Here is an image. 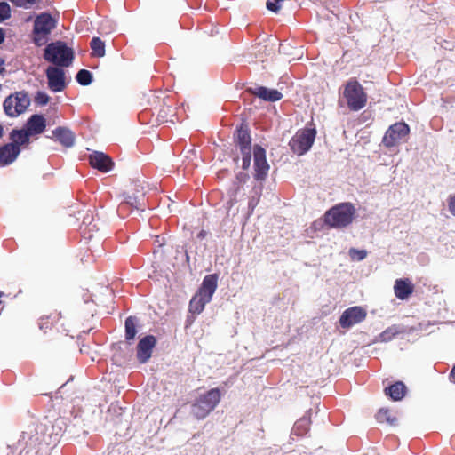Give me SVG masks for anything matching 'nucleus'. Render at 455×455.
<instances>
[{
    "mask_svg": "<svg viewBox=\"0 0 455 455\" xmlns=\"http://www.w3.org/2000/svg\"><path fill=\"white\" fill-rule=\"evenodd\" d=\"M125 204H129L132 207L140 209L142 206L143 203L140 202V198H139L138 196H127L125 197L124 203L122 204L121 207H124Z\"/></svg>",
    "mask_w": 455,
    "mask_h": 455,
    "instance_id": "nucleus-28",
    "label": "nucleus"
},
{
    "mask_svg": "<svg viewBox=\"0 0 455 455\" xmlns=\"http://www.w3.org/2000/svg\"><path fill=\"white\" fill-rule=\"evenodd\" d=\"M3 135V127L0 125V138L2 137Z\"/></svg>",
    "mask_w": 455,
    "mask_h": 455,
    "instance_id": "nucleus-42",
    "label": "nucleus"
},
{
    "mask_svg": "<svg viewBox=\"0 0 455 455\" xmlns=\"http://www.w3.org/2000/svg\"><path fill=\"white\" fill-rule=\"evenodd\" d=\"M56 27L55 20L48 13L39 14L34 22L33 33L34 42L37 45H42L45 42L46 36Z\"/></svg>",
    "mask_w": 455,
    "mask_h": 455,
    "instance_id": "nucleus-8",
    "label": "nucleus"
},
{
    "mask_svg": "<svg viewBox=\"0 0 455 455\" xmlns=\"http://www.w3.org/2000/svg\"><path fill=\"white\" fill-rule=\"evenodd\" d=\"M405 390L406 387L403 382H396L388 388H386L385 391L393 400L399 401L404 396Z\"/></svg>",
    "mask_w": 455,
    "mask_h": 455,
    "instance_id": "nucleus-21",
    "label": "nucleus"
},
{
    "mask_svg": "<svg viewBox=\"0 0 455 455\" xmlns=\"http://www.w3.org/2000/svg\"><path fill=\"white\" fill-rule=\"evenodd\" d=\"M20 153V148L14 143H8L0 148V166L13 163Z\"/></svg>",
    "mask_w": 455,
    "mask_h": 455,
    "instance_id": "nucleus-14",
    "label": "nucleus"
},
{
    "mask_svg": "<svg viewBox=\"0 0 455 455\" xmlns=\"http://www.w3.org/2000/svg\"><path fill=\"white\" fill-rule=\"evenodd\" d=\"M449 212L455 216V195L451 196L448 200Z\"/></svg>",
    "mask_w": 455,
    "mask_h": 455,
    "instance_id": "nucleus-37",
    "label": "nucleus"
},
{
    "mask_svg": "<svg viewBox=\"0 0 455 455\" xmlns=\"http://www.w3.org/2000/svg\"><path fill=\"white\" fill-rule=\"evenodd\" d=\"M92 54L96 57H103L105 55V44L99 37H93L91 42Z\"/></svg>",
    "mask_w": 455,
    "mask_h": 455,
    "instance_id": "nucleus-24",
    "label": "nucleus"
},
{
    "mask_svg": "<svg viewBox=\"0 0 455 455\" xmlns=\"http://www.w3.org/2000/svg\"><path fill=\"white\" fill-rule=\"evenodd\" d=\"M45 119L43 116L33 115L27 122L26 130L30 135L39 134L45 129Z\"/></svg>",
    "mask_w": 455,
    "mask_h": 455,
    "instance_id": "nucleus-18",
    "label": "nucleus"
},
{
    "mask_svg": "<svg viewBox=\"0 0 455 455\" xmlns=\"http://www.w3.org/2000/svg\"><path fill=\"white\" fill-rule=\"evenodd\" d=\"M413 284L409 279H398L394 285L395 296L403 300L413 292Z\"/></svg>",
    "mask_w": 455,
    "mask_h": 455,
    "instance_id": "nucleus-16",
    "label": "nucleus"
},
{
    "mask_svg": "<svg viewBox=\"0 0 455 455\" xmlns=\"http://www.w3.org/2000/svg\"><path fill=\"white\" fill-rule=\"evenodd\" d=\"M11 17V8L10 5L5 3H0V22Z\"/></svg>",
    "mask_w": 455,
    "mask_h": 455,
    "instance_id": "nucleus-30",
    "label": "nucleus"
},
{
    "mask_svg": "<svg viewBox=\"0 0 455 455\" xmlns=\"http://www.w3.org/2000/svg\"><path fill=\"white\" fill-rule=\"evenodd\" d=\"M344 97L350 109L357 111L366 103V94L357 81H349L344 90Z\"/></svg>",
    "mask_w": 455,
    "mask_h": 455,
    "instance_id": "nucleus-7",
    "label": "nucleus"
},
{
    "mask_svg": "<svg viewBox=\"0 0 455 455\" xmlns=\"http://www.w3.org/2000/svg\"><path fill=\"white\" fill-rule=\"evenodd\" d=\"M253 94L258 96L259 98L266 100V101H277L282 99L283 94L275 90V89H269L263 86L256 87L252 91Z\"/></svg>",
    "mask_w": 455,
    "mask_h": 455,
    "instance_id": "nucleus-19",
    "label": "nucleus"
},
{
    "mask_svg": "<svg viewBox=\"0 0 455 455\" xmlns=\"http://www.w3.org/2000/svg\"><path fill=\"white\" fill-rule=\"evenodd\" d=\"M36 100L40 105H45L49 101V97L44 92H38Z\"/></svg>",
    "mask_w": 455,
    "mask_h": 455,
    "instance_id": "nucleus-35",
    "label": "nucleus"
},
{
    "mask_svg": "<svg viewBox=\"0 0 455 455\" xmlns=\"http://www.w3.org/2000/svg\"><path fill=\"white\" fill-rule=\"evenodd\" d=\"M30 104V99L27 93L20 92L7 97L4 102L5 113L12 117L23 113Z\"/></svg>",
    "mask_w": 455,
    "mask_h": 455,
    "instance_id": "nucleus-9",
    "label": "nucleus"
},
{
    "mask_svg": "<svg viewBox=\"0 0 455 455\" xmlns=\"http://www.w3.org/2000/svg\"><path fill=\"white\" fill-rule=\"evenodd\" d=\"M262 192V185L255 186L252 189V195L250 198V201L248 203V207L250 210V213H251L254 210V208L257 206V204L259 202V198Z\"/></svg>",
    "mask_w": 455,
    "mask_h": 455,
    "instance_id": "nucleus-25",
    "label": "nucleus"
},
{
    "mask_svg": "<svg viewBox=\"0 0 455 455\" xmlns=\"http://www.w3.org/2000/svg\"><path fill=\"white\" fill-rule=\"evenodd\" d=\"M235 141L240 149L243 159V169L246 170L251 164V158L253 156L254 161V174L253 177L258 181H262L266 179L269 164L266 158V151L259 145H255L253 148L251 147V137L248 129L241 126L236 131Z\"/></svg>",
    "mask_w": 455,
    "mask_h": 455,
    "instance_id": "nucleus-1",
    "label": "nucleus"
},
{
    "mask_svg": "<svg viewBox=\"0 0 455 455\" xmlns=\"http://www.w3.org/2000/svg\"><path fill=\"white\" fill-rule=\"evenodd\" d=\"M366 317V312L361 307H352L345 310L340 316L339 323L343 328H349L361 323Z\"/></svg>",
    "mask_w": 455,
    "mask_h": 455,
    "instance_id": "nucleus-11",
    "label": "nucleus"
},
{
    "mask_svg": "<svg viewBox=\"0 0 455 455\" xmlns=\"http://www.w3.org/2000/svg\"><path fill=\"white\" fill-rule=\"evenodd\" d=\"M376 418L379 422L387 421L391 425H394L396 420L395 417H391V412L387 409H380Z\"/></svg>",
    "mask_w": 455,
    "mask_h": 455,
    "instance_id": "nucleus-26",
    "label": "nucleus"
},
{
    "mask_svg": "<svg viewBox=\"0 0 455 455\" xmlns=\"http://www.w3.org/2000/svg\"><path fill=\"white\" fill-rule=\"evenodd\" d=\"M238 191H239V187H237L234 191H232L229 195V200L228 202L227 203V209H228V213L230 212L231 211V208L233 207V205L236 203L237 201V194H238Z\"/></svg>",
    "mask_w": 455,
    "mask_h": 455,
    "instance_id": "nucleus-32",
    "label": "nucleus"
},
{
    "mask_svg": "<svg viewBox=\"0 0 455 455\" xmlns=\"http://www.w3.org/2000/svg\"><path fill=\"white\" fill-rule=\"evenodd\" d=\"M409 126L404 123H396L389 127L383 138V143L387 147H394L398 144L409 133Z\"/></svg>",
    "mask_w": 455,
    "mask_h": 455,
    "instance_id": "nucleus-10",
    "label": "nucleus"
},
{
    "mask_svg": "<svg viewBox=\"0 0 455 455\" xmlns=\"http://www.w3.org/2000/svg\"><path fill=\"white\" fill-rule=\"evenodd\" d=\"M220 392L218 388H212L201 395L192 405V414L197 419H204L220 403Z\"/></svg>",
    "mask_w": 455,
    "mask_h": 455,
    "instance_id": "nucleus-5",
    "label": "nucleus"
},
{
    "mask_svg": "<svg viewBox=\"0 0 455 455\" xmlns=\"http://www.w3.org/2000/svg\"><path fill=\"white\" fill-rule=\"evenodd\" d=\"M89 161L93 168H96L101 172H108L112 167L111 159L101 152H93L89 156Z\"/></svg>",
    "mask_w": 455,
    "mask_h": 455,
    "instance_id": "nucleus-15",
    "label": "nucleus"
},
{
    "mask_svg": "<svg viewBox=\"0 0 455 455\" xmlns=\"http://www.w3.org/2000/svg\"><path fill=\"white\" fill-rule=\"evenodd\" d=\"M355 209L349 203L339 204L324 214V221L331 228H339L348 226L354 220Z\"/></svg>",
    "mask_w": 455,
    "mask_h": 455,
    "instance_id": "nucleus-3",
    "label": "nucleus"
},
{
    "mask_svg": "<svg viewBox=\"0 0 455 455\" xmlns=\"http://www.w3.org/2000/svg\"><path fill=\"white\" fill-rule=\"evenodd\" d=\"M236 179L240 183H245L249 179V175L246 172H239L236 175Z\"/></svg>",
    "mask_w": 455,
    "mask_h": 455,
    "instance_id": "nucleus-38",
    "label": "nucleus"
},
{
    "mask_svg": "<svg viewBox=\"0 0 455 455\" xmlns=\"http://www.w3.org/2000/svg\"><path fill=\"white\" fill-rule=\"evenodd\" d=\"M450 379L452 382L455 383V365L453 366L451 371V374H450Z\"/></svg>",
    "mask_w": 455,
    "mask_h": 455,
    "instance_id": "nucleus-39",
    "label": "nucleus"
},
{
    "mask_svg": "<svg viewBox=\"0 0 455 455\" xmlns=\"http://www.w3.org/2000/svg\"><path fill=\"white\" fill-rule=\"evenodd\" d=\"M316 132L314 128L299 130L290 140L291 149L298 156L307 153L312 147Z\"/></svg>",
    "mask_w": 455,
    "mask_h": 455,
    "instance_id": "nucleus-6",
    "label": "nucleus"
},
{
    "mask_svg": "<svg viewBox=\"0 0 455 455\" xmlns=\"http://www.w3.org/2000/svg\"><path fill=\"white\" fill-rule=\"evenodd\" d=\"M30 136L27 130H13L11 132L10 139L12 140V143L16 144L20 148L29 143Z\"/></svg>",
    "mask_w": 455,
    "mask_h": 455,
    "instance_id": "nucleus-20",
    "label": "nucleus"
},
{
    "mask_svg": "<svg viewBox=\"0 0 455 455\" xmlns=\"http://www.w3.org/2000/svg\"><path fill=\"white\" fill-rule=\"evenodd\" d=\"M48 86L52 92H61L66 86L65 72L59 67H49L46 70Z\"/></svg>",
    "mask_w": 455,
    "mask_h": 455,
    "instance_id": "nucleus-12",
    "label": "nucleus"
},
{
    "mask_svg": "<svg viewBox=\"0 0 455 455\" xmlns=\"http://www.w3.org/2000/svg\"><path fill=\"white\" fill-rule=\"evenodd\" d=\"M394 335L395 332L392 330H387L380 334L379 339L381 341L387 342L389 341Z\"/></svg>",
    "mask_w": 455,
    "mask_h": 455,
    "instance_id": "nucleus-36",
    "label": "nucleus"
},
{
    "mask_svg": "<svg viewBox=\"0 0 455 455\" xmlns=\"http://www.w3.org/2000/svg\"><path fill=\"white\" fill-rule=\"evenodd\" d=\"M155 344L156 339L153 336H147L139 342L137 347V357L140 363H146L151 357Z\"/></svg>",
    "mask_w": 455,
    "mask_h": 455,
    "instance_id": "nucleus-13",
    "label": "nucleus"
},
{
    "mask_svg": "<svg viewBox=\"0 0 455 455\" xmlns=\"http://www.w3.org/2000/svg\"><path fill=\"white\" fill-rule=\"evenodd\" d=\"M76 80L82 85H88L92 83V74L86 69H81L76 75Z\"/></svg>",
    "mask_w": 455,
    "mask_h": 455,
    "instance_id": "nucleus-27",
    "label": "nucleus"
},
{
    "mask_svg": "<svg viewBox=\"0 0 455 455\" xmlns=\"http://www.w3.org/2000/svg\"><path fill=\"white\" fill-rule=\"evenodd\" d=\"M4 60L0 58V72L4 70Z\"/></svg>",
    "mask_w": 455,
    "mask_h": 455,
    "instance_id": "nucleus-41",
    "label": "nucleus"
},
{
    "mask_svg": "<svg viewBox=\"0 0 455 455\" xmlns=\"http://www.w3.org/2000/svg\"><path fill=\"white\" fill-rule=\"evenodd\" d=\"M44 59L59 67H69L74 59V52L64 43L58 41L46 46Z\"/></svg>",
    "mask_w": 455,
    "mask_h": 455,
    "instance_id": "nucleus-4",
    "label": "nucleus"
},
{
    "mask_svg": "<svg viewBox=\"0 0 455 455\" xmlns=\"http://www.w3.org/2000/svg\"><path fill=\"white\" fill-rule=\"evenodd\" d=\"M349 255L353 259L363 260L366 258L367 252L364 250L350 249Z\"/></svg>",
    "mask_w": 455,
    "mask_h": 455,
    "instance_id": "nucleus-31",
    "label": "nucleus"
},
{
    "mask_svg": "<svg viewBox=\"0 0 455 455\" xmlns=\"http://www.w3.org/2000/svg\"><path fill=\"white\" fill-rule=\"evenodd\" d=\"M218 276L216 275H206L202 283L199 291L192 297L189 302V313L193 315H199L204 309L217 289Z\"/></svg>",
    "mask_w": 455,
    "mask_h": 455,
    "instance_id": "nucleus-2",
    "label": "nucleus"
},
{
    "mask_svg": "<svg viewBox=\"0 0 455 455\" xmlns=\"http://www.w3.org/2000/svg\"><path fill=\"white\" fill-rule=\"evenodd\" d=\"M4 30L0 28V44L4 41Z\"/></svg>",
    "mask_w": 455,
    "mask_h": 455,
    "instance_id": "nucleus-40",
    "label": "nucleus"
},
{
    "mask_svg": "<svg viewBox=\"0 0 455 455\" xmlns=\"http://www.w3.org/2000/svg\"><path fill=\"white\" fill-rule=\"evenodd\" d=\"M285 0H267V8L269 11L276 12L281 8V3L284 2Z\"/></svg>",
    "mask_w": 455,
    "mask_h": 455,
    "instance_id": "nucleus-33",
    "label": "nucleus"
},
{
    "mask_svg": "<svg viewBox=\"0 0 455 455\" xmlns=\"http://www.w3.org/2000/svg\"><path fill=\"white\" fill-rule=\"evenodd\" d=\"M14 5L24 9H29L40 0H10Z\"/></svg>",
    "mask_w": 455,
    "mask_h": 455,
    "instance_id": "nucleus-29",
    "label": "nucleus"
},
{
    "mask_svg": "<svg viewBox=\"0 0 455 455\" xmlns=\"http://www.w3.org/2000/svg\"><path fill=\"white\" fill-rule=\"evenodd\" d=\"M52 134L66 148H71L75 144V134L68 128L58 127L52 132Z\"/></svg>",
    "mask_w": 455,
    "mask_h": 455,
    "instance_id": "nucleus-17",
    "label": "nucleus"
},
{
    "mask_svg": "<svg viewBox=\"0 0 455 455\" xmlns=\"http://www.w3.org/2000/svg\"><path fill=\"white\" fill-rule=\"evenodd\" d=\"M137 319L133 316H129L125 321V338L127 340H132L137 333L136 331Z\"/></svg>",
    "mask_w": 455,
    "mask_h": 455,
    "instance_id": "nucleus-23",
    "label": "nucleus"
},
{
    "mask_svg": "<svg viewBox=\"0 0 455 455\" xmlns=\"http://www.w3.org/2000/svg\"><path fill=\"white\" fill-rule=\"evenodd\" d=\"M279 52L281 53H283V54L288 55V56L294 55L293 52H291V45L289 44H286V43L280 44Z\"/></svg>",
    "mask_w": 455,
    "mask_h": 455,
    "instance_id": "nucleus-34",
    "label": "nucleus"
},
{
    "mask_svg": "<svg viewBox=\"0 0 455 455\" xmlns=\"http://www.w3.org/2000/svg\"><path fill=\"white\" fill-rule=\"evenodd\" d=\"M311 412L309 411L308 414ZM310 425V415L304 416L299 419L293 427V432L296 435H301L307 433Z\"/></svg>",
    "mask_w": 455,
    "mask_h": 455,
    "instance_id": "nucleus-22",
    "label": "nucleus"
}]
</instances>
